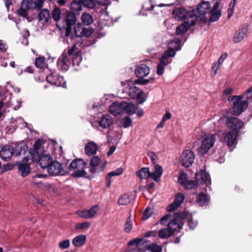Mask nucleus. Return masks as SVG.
Wrapping results in <instances>:
<instances>
[{"label": "nucleus", "mask_w": 252, "mask_h": 252, "mask_svg": "<svg viewBox=\"0 0 252 252\" xmlns=\"http://www.w3.org/2000/svg\"><path fill=\"white\" fill-rule=\"evenodd\" d=\"M150 72V67L145 63H140L138 64L135 69V74L138 79L135 80L134 82L137 84L145 85L148 83L152 82L154 78H150L149 79H143L147 76Z\"/></svg>", "instance_id": "nucleus-1"}, {"label": "nucleus", "mask_w": 252, "mask_h": 252, "mask_svg": "<svg viewBox=\"0 0 252 252\" xmlns=\"http://www.w3.org/2000/svg\"><path fill=\"white\" fill-rule=\"evenodd\" d=\"M173 16L175 19L179 21L190 18L192 26L195 25L196 21L198 20L195 10L189 11L182 7L175 9L173 11Z\"/></svg>", "instance_id": "nucleus-2"}, {"label": "nucleus", "mask_w": 252, "mask_h": 252, "mask_svg": "<svg viewBox=\"0 0 252 252\" xmlns=\"http://www.w3.org/2000/svg\"><path fill=\"white\" fill-rule=\"evenodd\" d=\"M87 163L81 158H76L72 160L69 165L70 171L74 172L71 175L74 178H80L86 176L87 173L85 171Z\"/></svg>", "instance_id": "nucleus-3"}, {"label": "nucleus", "mask_w": 252, "mask_h": 252, "mask_svg": "<svg viewBox=\"0 0 252 252\" xmlns=\"http://www.w3.org/2000/svg\"><path fill=\"white\" fill-rule=\"evenodd\" d=\"M243 95H234L228 100L233 103L232 112L234 115L241 114L248 107V100L242 101Z\"/></svg>", "instance_id": "nucleus-4"}, {"label": "nucleus", "mask_w": 252, "mask_h": 252, "mask_svg": "<svg viewBox=\"0 0 252 252\" xmlns=\"http://www.w3.org/2000/svg\"><path fill=\"white\" fill-rule=\"evenodd\" d=\"M216 140V135L214 134L205 135L201 140V144L198 150V153L200 156H204L209 150L212 148Z\"/></svg>", "instance_id": "nucleus-5"}, {"label": "nucleus", "mask_w": 252, "mask_h": 252, "mask_svg": "<svg viewBox=\"0 0 252 252\" xmlns=\"http://www.w3.org/2000/svg\"><path fill=\"white\" fill-rule=\"evenodd\" d=\"M62 20L66 25L65 33L66 36L71 35L72 26L76 22V14L72 11L66 10L65 13L62 14Z\"/></svg>", "instance_id": "nucleus-6"}, {"label": "nucleus", "mask_w": 252, "mask_h": 252, "mask_svg": "<svg viewBox=\"0 0 252 252\" xmlns=\"http://www.w3.org/2000/svg\"><path fill=\"white\" fill-rule=\"evenodd\" d=\"M179 225L174 221H169L167 224L166 228H163L158 231V236L161 239H168L176 231H179Z\"/></svg>", "instance_id": "nucleus-7"}, {"label": "nucleus", "mask_w": 252, "mask_h": 252, "mask_svg": "<svg viewBox=\"0 0 252 252\" xmlns=\"http://www.w3.org/2000/svg\"><path fill=\"white\" fill-rule=\"evenodd\" d=\"M48 173L52 176L64 175L66 173L62 164L56 160H52L47 168Z\"/></svg>", "instance_id": "nucleus-8"}, {"label": "nucleus", "mask_w": 252, "mask_h": 252, "mask_svg": "<svg viewBox=\"0 0 252 252\" xmlns=\"http://www.w3.org/2000/svg\"><path fill=\"white\" fill-rule=\"evenodd\" d=\"M211 9V4L208 1H202L197 7V10L198 16L197 15L198 19L202 21L203 23H206L208 20V18L206 16L207 13H209Z\"/></svg>", "instance_id": "nucleus-9"}, {"label": "nucleus", "mask_w": 252, "mask_h": 252, "mask_svg": "<svg viewBox=\"0 0 252 252\" xmlns=\"http://www.w3.org/2000/svg\"><path fill=\"white\" fill-rule=\"evenodd\" d=\"M226 125L228 128L231 129V131H235L239 133L244 124L243 122L238 118L230 117L227 118Z\"/></svg>", "instance_id": "nucleus-10"}, {"label": "nucleus", "mask_w": 252, "mask_h": 252, "mask_svg": "<svg viewBox=\"0 0 252 252\" xmlns=\"http://www.w3.org/2000/svg\"><path fill=\"white\" fill-rule=\"evenodd\" d=\"M194 160V153L190 150L184 151L180 158V163L185 167L190 166Z\"/></svg>", "instance_id": "nucleus-11"}, {"label": "nucleus", "mask_w": 252, "mask_h": 252, "mask_svg": "<svg viewBox=\"0 0 252 252\" xmlns=\"http://www.w3.org/2000/svg\"><path fill=\"white\" fill-rule=\"evenodd\" d=\"M98 210V206L94 205L89 210H79L76 212L78 217L81 218L89 219L94 217L96 214Z\"/></svg>", "instance_id": "nucleus-12"}, {"label": "nucleus", "mask_w": 252, "mask_h": 252, "mask_svg": "<svg viewBox=\"0 0 252 252\" xmlns=\"http://www.w3.org/2000/svg\"><path fill=\"white\" fill-rule=\"evenodd\" d=\"M220 3L219 1H216L212 9H210L209 13L210 16L208 19L209 24L212 22L217 21L221 14V11L220 9H219Z\"/></svg>", "instance_id": "nucleus-13"}, {"label": "nucleus", "mask_w": 252, "mask_h": 252, "mask_svg": "<svg viewBox=\"0 0 252 252\" xmlns=\"http://www.w3.org/2000/svg\"><path fill=\"white\" fill-rule=\"evenodd\" d=\"M14 154V148L12 146L6 145L4 146L0 151V156L5 161L9 160Z\"/></svg>", "instance_id": "nucleus-14"}, {"label": "nucleus", "mask_w": 252, "mask_h": 252, "mask_svg": "<svg viewBox=\"0 0 252 252\" xmlns=\"http://www.w3.org/2000/svg\"><path fill=\"white\" fill-rule=\"evenodd\" d=\"M238 133L235 131H229L225 134L224 138V141L229 147L236 145L237 143V139Z\"/></svg>", "instance_id": "nucleus-15"}, {"label": "nucleus", "mask_w": 252, "mask_h": 252, "mask_svg": "<svg viewBox=\"0 0 252 252\" xmlns=\"http://www.w3.org/2000/svg\"><path fill=\"white\" fill-rule=\"evenodd\" d=\"M248 29L247 27H242L235 33L232 41L234 43L241 42L247 35Z\"/></svg>", "instance_id": "nucleus-16"}, {"label": "nucleus", "mask_w": 252, "mask_h": 252, "mask_svg": "<svg viewBox=\"0 0 252 252\" xmlns=\"http://www.w3.org/2000/svg\"><path fill=\"white\" fill-rule=\"evenodd\" d=\"M67 58V54L64 52L60 57L57 62V65L60 69L63 71H66L68 69L70 62Z\"/></svg>", "instance_id": "nucleus-17"}, {"label": "nucleus", "mask_w": 252, "mask_h": 252, "mask_svg": "<svg viewBox=\"0 0 252 252\" xmlns=\"http://www.w3.org/2000/svg\"><path fill=\"white\" fill-rule=\"evenodd\" d=\"M47 81L56 86H61L63 83V78L55 73H51L46 77Z\"/></svg>", "instance_id": "nucleus-18"}, {"label": "nucleus", "mask_w": 252, "mask_h": 252, "mask_svg": "<svg viewBox=\"0 0 252 252\" xmlns=\"http://www.w3.org/2000/svg\"><path fill=\"white\" fill-rule=\"evenodd\" d=\"M123 101L114 102L109 106V111L114 116H117L124 112Z\"/></svg>", "instance_id": "nucleus-19"}, {"label": "nucleus", "mask_w": 252, "mask_h": 252, "mask_svg": "<svg viewBox=\"0 0 252 252\" xmlns=\"http://www.w3.org/2000/svg\"><path fill=\"white\" fill-rule=\"evenodd\" d=\"M188 215V213L186 212L176 213L174 214V218L170 221H174L179 225V230H180L184 225L183 220L186 219Z\"/></svg>", "instance_id": "nucleus-20"}, {"label": "nucleus", "mask_w": 252, "mask_h": 252, "mask_svg": "<svg viewBox=\"0 0 252 252\" xmlns=\"http://www.w3.org/2000/svg\"><path fill=\"white\" fill-rule=\"evenodd\" d=\"M113 123V119L109 114L103 115L99 122L100 126L104 129L109 128Z\"/></svg>", "instance_id": "nucleus-21"}, {"label": "nucleus", "mask_w": 252, "mask_h": 252, "mask_svg": "<svg viewBox=\"0 0 252 252\" xmlns=\"http://www.w3.org/2000/svg\"><path fill=\"white\" fill-rule=\"evenodd\" d=\"M170 63L168 58L166 57L164 55H162L160 59L159 63L157 65V73L159 75H162L164 72L165 67Z\"/></svg>", "instance_id": "nucleus-22"}, {"label": "nucleus", "mask_w": 252, "mask_h": 252, "mask_svg": "<svg viewBox=\"0 0 252 252\" xmlns=\"http://www.w3.org/2000/svg\"><path fill=\"white\" fill-rule=\"evenodd\" d=\"M209 175L204 170H201L199 172L195 174V178L197 184L203 185L207 183V182L210 183L209 179Z\"/></svg>", "instance_id": "nucleus-23"}, {"label": "nucleus", "mask_w": 252, "mask_h": 252, "mask_svg": "<svg viewBox=\"0 0 252 252\" xmlns=\"http://www.w3.org/2000/svg\"><path fill=\"white\" fill-rule=\"evenodd\" d=\"M38 163L39 166L43 169H47L49 165L53 160L49 155H39Z\"/></svg>", "instance_id": "nucleus-24"}, {"label": "nucleus", "mask_w": 252, "mask_h": 252, "mask_svg": "<svg viewBox=\"0 0 252 252\" xmlns=\"http://www.w3.org/2000/svg\"><path fill=\"white\" fill-rule=\"evenodd\" d=\"M22 6H25L28 10L36 9L39 10L41 9L36 0H23L21 3Z\"/></svg>", "instance_id": "nucleus-25"}, {"label": "nucleus", "mask_w": 252, "mask_h": 252, "mask_svg": "<svg viewBox=\"0 0 252 252\" xmlns=\"http://www.w3.org/2000/svg\"><path fill=\"white\" fill-rule=\"evenodd\" d=\"M98 146L94 142H89L85 146V152L89 156L95 155L97 151Z\"/></svg>", "instance_id": "nucleus-26"}, {"label": "nucleus", "mask_w": 252, "mask_h": 252, "mask_svg": "<svg viewBox=\"0 0 252 252\" xmlns=\"http://www.w3.org/2000/svg\"><path fill=\"white\" fill-rule=\"evenodd\" d=\"M192 26L191 24V21H185L177 27L176 30V34L177 35H182L185 33L190 28V26Z\"/></svg>", "instance_id": "nucleus-27"}, {"label": "nucleus", "mask_w": 252, "mask_h": 252, "mask_svg": "<svg viewBox=\"0 0 252 252\" xmlns=\"http://www.w3.org/2000/svg\"><path fill=\"white\" fill-rule=\"evenodd\" d=\"M101 163V159L98 156H93L90 162V172L91 174H94L96 172L97 166Z\"/></svg>", "instance_id": "nucleus-28"}, {"label": "nucleus", "mask_w": 252, "mask_h": 252, "mask_svg": "<svg viewBox=\"0 0 252 252\" xmlns=\"http://www.w3.org/2000/svg\"><path fill=\"white\" fill-rule=\"evenodd\" d=\"M18 166L19 173L22 177H26L30 174L31 167L29 163H19L18 164Z\"/></svg>", "instance_id": "nucleus-29"}, {"label": "nucleus", "mask_w": 252, "mask_h": 252, "mask_svg": "<svg viewBox=\"0 0 252 252\" xmlns=\"http://www.w3.org/2000/svg\"><path fill=\"white\" fill-rule=\"evenodd\" d=\"M50 17V13L49 10L47 9H43L41 10L38 15V21L45 24L47 23Z\"/></svg>", "instance_id": "nucleus-30"}, {"label": "nucleus", "mask_w": 252, "mask_h": 252, "mask_svg": "<svg viewBox=\"0 0 252 252\" xmlns=\"http://www.w3.org/2000/svg\"><path fill=\"white\" fill-rule=\"evenodd\" d=\"M124 112L129 115H132L136 113L137 107L132 102L127 103L126 101H123Z\"/></svg>", "instance_id": "nucleus-31"}, {"label": "nucleus", "mask_w": 252, "mask_h": 252, "mask_svg": "<svg viewBox=\"0 0 252 252\" xmlns=\"http://www.w3.org/2000/svg\"><path fill=\"white\" fill-rule=\"evenodd\" d=\"M86 241V236L85 235H79L73 238L72 244L76 247H81Z\"/></svg>", "instance_id": "nucleus-32"}, {"label": "nucleus", "mask_w": 252, "mask_h": 252, "mask_svg": "<svg viewBox=\"0 0 252 252\" xmlns=\"http://www.w3.org/2000/svg\"><path fill=\"white\" fill-rule=\"evenodd\" d=\"M162 174V168L161 166L159 165H156L155 166V171L153 173L150 172V178H151L156 182H158Z\"/></svg>", "instance_id": "nucleus-33"}, {"label": "nucleus", "mask_w": 252, "mask_h": 252, "mask_svg": "<svg viewBox=\"0 0 252 252\" xmlns=\"http://www.w3.org/2000/svg\"><path fill=\"white\" fill-rule=\"evenodd\" d=\"M82 4L81 3V0H74L70 4V9L72 12L76 15H79L80 12L82 9Z\"/></svg>", "instance_id": "nucleus-34"}, {"label": "nucleus", "mask_w": 252, "mask_h": 252, "mask_svg": "<svg viewBox=\"0 0 252 252\" xmlns=\"http://www.w3.org/2000/svg\"><path fill=\"white\" fill-rule=\"evenodd\" d=\"M196 201L200 206H203L209 201V198L205 193L201 192L196 195Z\"/></svg>", "instance_id": "nucleus-35"}, {"label": "nucleus", "mask_w": 252, "mask_h": 252, "mask_svg": "<svg viewBox=\"0 0 252 252\" xmlns=\"http://www.w3.org/2000/svg\"><path fill=\"white\" fill-rule=\"evenodd\" d=\"M150 174L149 169L147 167H143L136 173V176L141 179L150 177Z\"/></svg>", "instance_id": "nucleus-36"}, {"label": "nucleus", "mask_w": 252, "mask_h": 252, "mask_svg": "<svg viewBox=\"0 0 252 252\" xmlns=\"http://www.w3.org/2000/svg\"><path fill=\"white\" fill-rule=\"evenodd\" d=\"M131 202V196L128 194L122 195L118 201V203L120 205H126Z\"/></svg>", "instance_id": "nucleus-37"}, {"label": "nucleus", "mask_w": 252, "mask_h": 252, "mask_svg": "<svg viewBox=\"0 0 252 252\" xmlns=\"http://www.w3.org/2000/svg\"><path fill=\"white\" fill-rule=\"evenodd\" d=\"M62 14L61 9L58 7H55L52 11V17L56 22H58L62 17Z\"/></svg>", "instance_id": "nucleus-38"}, {"label": "nucleus", "mask_w": 252, "mask_h": 252, "mask_svg": "<svg viewBox=\"0 0 252 252\" xmlns=\"http://www.w3.org/2000/svg\"><path fill=\"white\" fill-rule=\"evenodd\" d=\"M147 250L151 252H162V247L156 243H153L147 246Z\"/></svg>", "instance_id": "nucleus-39"}, {"label": "nucleus", "mask_w": 252, "mask_h": 252, "mask_svg": "<svg viewBox=\"0 0 252 252\" xmlns=\"http://www.w3.org/2000/svg\"><path fill=\"white\" fill-rule=\"evenodd\" d=\"M82 21L86 25H90L93 22V16L89 13H83L81 17Z\"/></svg>", "instance_id": "nucleus-40"}, {"label": "nucleus", "mask_w": 252, "mask_h": 252, "mask_svg": "<svg viewBox=\"0 0 252 252\" xmlns=\"http://www.w3.org/2000/svg\"><path fill=\"white\" fill-rule=\"evenodd\" d=\"M181 40L178 38H175L173 40L169 43V47L173 48L177 51L181 49Z\"/></svg>", "instance_id": "nucleus-41"}, {"label": "nucleus", "mask_w": 252, "mask_h": 252, "mask_svg": "<svg viewBox=\"0 0 252 252\" xmlns=\"http://www.w3.org/2000/svg\"><path fill=\"white\" fill-rule=\"evenodd\" d=\"M83 27L80 24H77L74 28V32L76 37L83 36Z\"/></svg>", "instance_id": "nucleus-42"}, {"label": "nucleus", "mask_w": 252, "mask_h": 252, "mask_svg": "<svg viewBox=\"0 0 252 252\" xmlns=\"http://www.w3.org/2000/svg\"><path fill=\"white\" fill-rule=\"evenodd\" d=\"M198 186V184L196 181L188 180L186 184L184 186V188L186 189H195Z\"/></svg>", "instance_id": "nucleus-43"}, {"label": "nucleus", "mask_w": 252, "mask_h": 252, "mask_svg": "<svg viewBox=\"0 0 252 252\" xmlns=\"http://www.w3.org/2000/svg\"><path fill=\"white\" fill-rule=\"evenodd\" d=\"M43 149L41 141L39 139L37 140L33 145V149L35 152L38 155L39 152L42 153Z\"/></svg>", "instance_id": "nucleus-44"}, {"label": "nucleus", "mask_w": 252, "mask_h": 252, "mask_svg": "<svg viewBox=\"0 0 252 252\" xmlns=\"http://www.w3.org/2000/svg\"><path fill=\"white\" fill-rule=\"evenodd\" d=\"M35 65L39 68H43L45 65V58L44 57H37L35 60Z\"/></svg>", "instance_id": "nucleus-45"}, {"label": "nucleus", "mask_w": 252, "mask_h": 252, "mask_svg": "<svg viewBox=\"0 0 252 252\" xmlns=\"http://www.w3.org/2000/svg\"><path fill=\"white\" fill-rule=\"evenodd\" d=\"M81 3L84 6L90 9L94 8L95 7V3L94 0H81Z\"/></svg>", "instance_id": "nucleus-46"}, {"label": "nucleus", "mask_w": 252, "mask_h": 252, "mask_svg": "<svg viewBox=\"0 0 252 252\" xmlns=\"http://www.w3.org/2000/svg\"><path fill=\"white\" fill-rule=\"evenodd\" d=\"M132 228V224L130 217L127 218L126 220L125 223L124 231L126 233L130 232Z\"/></svg>", "instance_id": "nucleus-47"}, {"label": "nucleus", "mask_w": 252, "mask_h": 252, "mask_svg": "<svg viewBox=\"0 0 252 252\" xmlns=\"http://www.w3.org/2000/svg\"><path fill=\"white\" fill-rule=\"evenodd\" d=\"M135 97L139 104H142L146 99V96L144 95L143 91L141 90L137 93Z\"/></svg>", "instance_id": "nucleus-48"}, {"label": "nucleus", "mask_w": 252, "mask_h": 252, "mask_svg": "<svg viewBox=\"0 0 252 252\" xmlns=\"http://www.w3.org/2000/svg\"><path fill=\"white\" fill-rule=\"evenodd\" d=\"M139 89L135 86L131 87L129 89L128 94L132 98H135L136 94L139 92Z\"/></svg>", "instance_id": "nucleus-49"}, {"label": "nucleus", "mask_w": 252, "mask_h": 252, "mask_svg": "<svg viewBox=\"0 0 252 252\" xmlns=\"http://www.w3.org/2000/svg\"><path fill=\"white\" fill-rule=\"evenodd\" d=\"M188 180H187V175L185 173H182L178 177V183L183 186L186 184Z\"/></svg>", "instance_id": "nucleus-50"}, {"label": "nucleus", "mask_w": 252, "mask_h": 252, "mask_svg": "<svg viewBox=\"0 0 252 252\" xmlns=\"http://www.w3.org/2000/svg\"><path fill=\"white\" fill-rule=\"evenodd\" d=\"M177 50H174L173 48H169L168 50L165 51L163 55L165 56L167 58H173L175 56L176 54V52Z\"/></svg>", "instance_id": "nucleus-51"}, {"label": "nucleus", "mask_w": 252, "mask_h": 252, "mask_svg": "<svg viewBox=\"0 0 252 252\" xmlns=\"http://www.w3.org/2000/svg\"><path fill=\"white\" fill-rule=\"evenodd\" d=\"M185 199V196L182 193H177L175 195V201L180 206Z\"/></svg>", "instance_id": "nucleus-52"}, {"label": "nucleus", "mask_w": 252, "mask_h": 252, "mask_svg": "<svg viewBox=\"0 0 252 252\" xmlns=\"http://www.w3.org/2000/svg\"><path fill=\"white\" fill-rule=\"evenodd\" d=\"M153 213L152 209L150 207H147L144 211L142 215V220H146L149 219Z\"/></svg>", "instance_id": "nucleus-53"}, {"label": "nucleus", "mask_w": 252, "mask_h": 252, "mask_svg": "<svg viewBox=\"0 0 252 252\" xmlns=\"http://www.w3.org/2000/svg\"><path fill=\"white\" fill-rule=\"evenodd\" d=\"M70 245V240L66 239L61 241L59 244V247L61 249H66L69 247Z\"/></svg>", "instance_id": "nucleus-54"}, {"label": "nucleus", "mask_w": 252, "mask_h": 252, "mask_svg": "<svg viewBox=\"0 0 252 252\" xmlns=\"http://www.w3.org/2000/svg\"><path fill=\"white\" fill-rule=\"evenodd\" d=\"M27 10L28 9H26L25 6H22V4L21 3V6L17 10V13L20 16H22L23 17H26L28 15L27 12Z\"/></svg>", "instance_id": "nucleus-55"}, {"label": "nucleus", "mask_w": 252, "mask_h": 252, "mask_svg": "<svg viewBox=\"0 0 252 252\" xmlns=\"http://www.w3.org/2000/svg\"><path fill=\"white\" fill-rule=\"evenodd\" d=\"M237 0H231V2L229 4V7L228 9V18H230L233 12V8L235 6V3L236 2Z\"/></svg>", "instance_id": "nucleus-56"}, {"label": "nucleus", "mask_w": 252, "mask_h": 252, "mask_svg": "<svg viewBox=\"0 0 252 252\" xmlns=\"http://www.w3.org/2000/svg\"><path fill=\"white\" fill-rule=\"evenodd\" d=\"M82 61V57L79 55H74L72 62L73 65L78 66L80 65Z\"/></svg>", "instance_id": "nucleus-57"}, {"label": "nucleus", "mask_w": 252, "mask_h": 252, "mask_svg": "<svg viewBox=\"0 0 252 252\" xmlns=\"http://www.w3.org/2000/svg\"><path fill=\"white\" fill-rule=\"evenodd\" d=\"M132 120L129 116H126L124 119V127L128 128L132 125Z\"/></svg>", "instance_id": "nucleus-58"}, {"label": "nucleus", "mask_w": 252, "mask_h": 252, "mask_svg": "<svg viewBox=\"0 0 252 252\" xmlns=\"http://www.w3.org/2000/svg\"><path fill=\"white\" fill-rule=\"evenodd\" d=\"M220 66V64L218 63L217 62H215L213 63L212 69V76L214 77L217 74V72L218 70L219 69Z\"/></svg>", "instance_id": "nucleus-59"}, {"label": "nucleus", "mask_w": 252, "mask_h": 252, "mask_svg": "<svg viewBox=\"0 0 252 252\" xmlns=\"http://www.w3.org/2000/svg\"><path fill=\"white\" fill-rule=\"evenodd\" d=\"M179 206L180 205L179 204H177L176 202L174 201L167 207V210L168 212H172L176 210Z\"/></svg>", "instance_id": "nucleus-60"}, {"label": "nucleus", "mask_w": 252, "mask_h": 252, "mask_svg": "<svg viewBox=\"0 0 252 252\" xmlns=\"http://www.w3.org/2000/svg\"><path fill=\"white\" fill-rule=\"evenodd\" d=\"M83 36H85L86 37H90L93 33V30L90 28H86L83 27Z\"/></svg>", "instance_id": "nucleus-61"}, {"label": "nucleus", "mask_w": 252, "mask_h": 252, "mask_svg": "<svg viewBox=\"0 0 252 252\" xmlns=\"http://www.w3.org/2000/svg\"><path fill=\"white\" fill-rule=\"evenodd\" d=\"M123 172V169L122 168H119L117 169L116 170L112 171L109 173V175L111 177L115 176H119L121 175Z\"/></svg>", "instance_id": "nucleus-62"}, {"label": "nucleus", "mask_w": 252, "mask_h": 252, "mask_svg": "<svg viewBox=\"0 0 252 252\" xmlns=\"http://www.w3.org/2000/svg\"><path fill=\"white\" fill-rule=\"evenodd\" d=\"M143 240V239L142 238H137L134 239L130 240L128 243V245L129 246H133L134 245H137L139 243L141 242Z\"/></svg>", "instance_id": "nucleus-63"}, {"label": "nucleus", "mask_w": 252, "mask_h": 252, "mask_svg": "<svg viewBox=\"0 0 252 252\" xmlns=\"http://www.w3.org/2000/svg\"><path fill=\"white\" fill-rule=\"evenodd\" d=\"M90 224L88 222H84L81 223H78L76 226V228L78 229H85L88 228L90 227Z\"/></svg>", "instance_id": "nucleus-64"}]
</instances>
